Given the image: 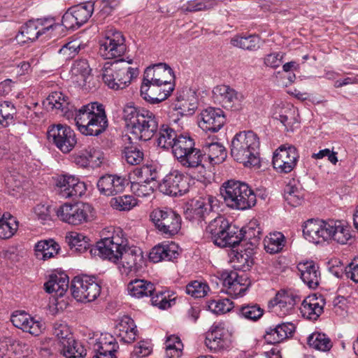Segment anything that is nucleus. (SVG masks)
<instances>
[{"label":"nucleus","instance_id":"f257e3e1","mask_svg":"<svg viewBox=\"0 0 358 358\" xmlns=\"http://www.w3.org/2000/svg\"><path fill=\"white\" fill-rule=\"evenodd\" d=\"M99 255L103 259L116 263L121 259L119 268L122 273L128 275L138 270V264L143 261L140 249L129 247L127 238L118 234L111 237L102 238L96 243Z\"/></svg>","mask_w":358,"mask_h":358},{"label":"nucleus","instance_id":"f03ea898","mask_svg":"<svg viewBox=\"0 0 358 358\" xmlns=\"http://www.w3.org/2000/svg\"><path fill=\"white\" fill-rule=\"evenodd\" d=\"M72 119L79 131L85 136H97L104 132L108 125L104 107L97 102L77 108Z\"/></svg>","mask_w":358,"mask_h":358},{"label":"nucleus","instance_id":"7ed1b4c3","mask_svg":"<svg viewBox=\"0 0 358 358\" xmlns=\"http://www.w3.org/2000/svg\"><path fill=\"white\" fill-rule=\"evenodd\" d=\"M220 194L226 206L232 210H248L257 202L253 189L241 180L231 179L224 182L220 187Z\"/></svg>","mask_w":358,"mask_h":358},{"label":"nucleus","instance_id":"20e7f679","mask_svg":"<svg viewBox=\"0 0 358 358\" xmlns=\"http://www.w3.org/2000/svg\"><path fill=\"white\" fill-rule=\"evenodd\" d=\"M259 141L252 131L237 133L231 143V155L244 166H255L259 164Z\"/></svg>","mask_w":358,"mask_h":358},{"label":"nucleus","instance_id":"39448f33","mask_svg":"<svg viewBox=\"0 0 358 358\" xmlns=\"http://www.w3.org/2000/svg\"><path fill=\"white\" fill-rule=\"evenodd\" d=\"M206 234L215 245L220 248H235L243 239L239 227L222 215L209 222L206 228Z\"/></svg>","mask_w":358,"mask_h":358},{"label":"nucleus","instance_id":"423d86ee","mask_svg":"<svg viewBox=\"0 0 358 358\" xmlns=\"http://www.w3.org/2000/svg\"><path fill=\"white\" fill-rule=\"evenodd\" d=\"M131 63L132 59L125 61L122 59H116L113 62H106L101 74L103 83L114 90L125 88L138 73L137 68L129 66Z\"/></svg>","mask_w":358,"mask_h":358},{"label":"nucleus","instance_id":"0eeeda50","mask_svg":"<svg viewBox=\"0 0 358 358\" xmlns=\"http://www.w3.org/2000/svg\"><path fill=\"white\" fill-rule=\"evenodd\" d=\"M150 220L157 231L167 238L178 234L181 229V216L171 208L154 209L150 213Z\"/></svg>","mask_w":358,"mask_h":358},{"label":"nucleus","instance_id":"6e6552de","mask_svg":"<svg viewBox=\"0 0 358 358\" xmlns=\"http://www.w3.org/2000/svg\"><path fill=\"white\" fill-rule=\"evenodd\" d=\"M70 289L77 301L88 303L97 299L101 288L94 276L83 275L76 276L72 280Z\"/></svg>","mask_w":358,"mask_h":358},{"label":"nucleus","instance_id":"1a4fd4ad","mask_svg":"<svg viewBox=\"0 0 358 358\" xmlns=\"http://www.w3.org/2000/svg\"><path fill=\"white\" fill-rule=\"evenodd\" d=\"M60 27L61 24L56 23L54 17L31 20L21 27L15 39L19 44L22 45L29 41L32 42L50 29H56Z\"/></svg>","mask_w":358,"mask_h":358},{"label":"nucleus","instance_id":"9d476101","mask_svg":"<svg viewBox=\"0 0 358 358\" xmlns=\"http://www.w3.org/2000/svg\"><path fill=\"white\" fill-rule=\"evenodd\" d=\"M99 55L105 59L122 57L127 51L125 38L122 32L110 28L99 42Z\"/></svg>","mask_w":358,"mask_h":358},{"label":"nucleus","instance_id":"9b49d317","mask_svg":"<svg viewBox=\"0 0 358 358\" xmlns=\"http://www.w3.org/2000/svg\"><path fill=\"white\" fill-rule=\"evenodd\" d=\"M48 139L63 153L70 152L77 139L74 131L66 124H53L48 130Z\"/></svg>","mask_w":358,"mask_h":358},{"label":"nucleus","instance_id":"f8f14e48","mask_svg":"<svg viewBox=\"0 0 358 358\" xmlns=\"http://www.w3.org/2000/svg\"><path fill=\"white\" fill-rule=\"evenodd\" d=\"M92 208L88 203H64L57 210V217L69 224L78 225L86 222L92 213Z\"/></svg>","mask_w":358,"mask_h":358},{"label":"nucleus","instance_id":"ddd939ff","mask_svg":"<svg viewBox=\"0 0 358 358\" xmlns=\"http://www.w3.org/2000/svg\"><path fill=\"white\" fill-rule=\"evenodd\" d=\"M187 178L179 171L173 170L166 175L159 184V189L164 194L180 196L189 191Z\"/></svg>","mask_w":358,"mask_h":358},{"label":"nucleus","instance_id":"4468645a","mask_svg":"<svg viewBox=\"0 0 358 358\" xmlns=\"http://www.w3.org/2000/svg\"><path fill=\"white\" fill-rule=\"evenodd\" d=\"M215 99L223 108L231 111H239L243 108L244 95L228 85H217L213 90Z\"/></svg>","mask_w":358,"mask_h":358},{"label":"nucleus","instance_id":"2eb2a0df","mask_svg":"<svg viewBox=\"0 0 358 358\" xmlns=\"http://www.w3.org/2000/svg\"><path fill=\"white\" fill-rule=\"evenodd\" d=\"M58 194L64 199L80 197L87 190L86 184L71 175H60L56 178Z\"/></svg>","mask_w":358,"mask_h":358},{"label":"nucleus","instance_id":"dca6fc26","mask_svg":"<svg viewBox=\"0 0 358 358\" xmlns=\"http://www.w3.org/2000/svg\"><path fill=\"white\" fill-rule=\"evenodd\" d=\"M299 155L295 147L292 145L280 146L273 153V166L279 173H290L296 166Z\"/></svg>","mask_w":358,"mask_h":358},{"label":"nucleus","instance_id":"f3484780","mask_svg":"<svg viewBox=\"0 0 358 358\" xmlns=\"http://www.w3.org/2000/svg\"><path fill=\"white\" fill-rule=\"evenodd\" d=\"M223 280L222 291L232 297L242 296L251 285L247 275H239L236 271H231L222 274Z\"/></svg>","mask_w":358,"mask_h":358},{"label":"nucleus","instance_id":"a211bd4d","mask_svg":"<svg viewBox=\"0 0 358 358\" xmlns=\"http://www.w3.org/2000/svg\"><path fill=\"white\" fill-rule=\"evenodd\" d=\"M218 206V200L216 197L208 195L193 201L185 213V217L190 221L200 222Z\"/></svg>","mask_w":358,"mask_h":358},{"label":"nucleus","instance_id":"6ab92c4d","mask_svg":"<svg viewBox=\"0 0 358 358\" xmlns=\"http://www.w3.org/2000/svg\"><path fill=\"white\" fill-rule=\"evenodd\" d=\"M131 128V132L139 140L147 141L152 138L158 129V121L155 115L145 108Z\"/></svg>","mask_w":358,"mask_h":358},{"label":"nucleus","instance_id":"aec40b11","mask_svg":"<svg viewBox=\"0 0 358 358\" xmlns=\"http://www.w3.org/2000/svg\"><path fill=\"white\" fill-rule=\"evenodd\" d=\"M174 90V84L164 85L159 83H148L143 80L141 86V96L151 104L159 103L166 100Z\"/></svg>","mask_w":358,"mask_h":358},{"label":"nucleus","instance_id":"412c9836","mask_svg":"<svg viewBox=\"0 0 358 358\" xmlns=\"http://www.w3.org/2000/svg\"><path fill=\"white\" fill-rule=\"evenodd\" d=\"M329 220L310 219L307 220L303 225V234L309 242L319 244L324 241H329Z\"/></svg>","mask_w":358,"mask_h":358},{"label":"nucleus","instance_id":"4be33fe9","mask_svg":"<svg viewBox=\"0 0 358 358\" xmlns=\"http://www.w3.org/2000/svg\"><path fill=\"white\" fill-rule=\"evenodd\" d=\"M225 122L226 117L222 109L208 107L201 113L198 124L202 130L215 133L224 126Z\"/></svg>","mask_w":358,"mask_h":358},{"label":"nucleus","instance_id":"5701e85b","mask_svg":"<svg viewBox=\"0 0 358 358\" xmlns=\"http://www.w3.org/2000/svg\"><path fill=\"white\" fill-rule=\"evenodd\" d=\"M175 76L172 69L166 63H158L148 66L144 71L143 80L148 83H155L164 85L173 83Z\"/></svg>","mask_w":358,"mask_h":358},{"label":"nucleus","instance_id":"b1692460","mask_svg":"<svg viewBox=\"0 0 358 358\" xmlns=\"http://www.w3.org/2000/svg\"><path fill=\"white\" fill-rule=\"evenodd\" d=\"M128 185L129 182L125 178L113 174L101 176L96 182L99 193L107 196L122 192Z\"/></svg>","mask_w":358,"mask_h":358},{"label":"nucleus","instance_id":"393cba45","mask_svg":"<svg viewBox=\"0 0 358 358\" xmlns=\"http://www.w3.org/2000/svg\"><path fill=\"white\" fill-rule=\"evenodd\" d=\"M10 320L15 327L35 336H39L44 329L42 321L35 320L24 311L14 312Z\"/></svg>","mask_w":358,"mask_h":358},{"label":"nucleus","instance_id":"a878e982","mask_svg":"<svg viewBox=\"0 0 358 358\" xmlns=\"http://www.w3.org/2000/svg\"><path fill=\"white\" fill-rule=\"evenodd\" d=\"M325 299L322 294H314L306 297L302 302L300 308L303 317L311 320H316L323 313Z\"/></svg>","mask_w":358,"mask_h":358},{"label":"nucleus","instance_id":"bb28decb","mask_svg":"<svg viewBox=\"0 0 358 358\" xmlns=\"http://www.w3.org/2000/svg\"><path fill=\"white\" fill-rule=\"evenodd\" d=\"M297 269L300 273L301 280L309 288L315 289L319 286L321 274L319 266L315 262L313 261L300 262L297 266Z\"/></svg>","mask_w":358,"mask_h":358},{"label":"nucleus","instance_id":"cd10ccee","mask_svg":"<svg viewBox=\"0 0 358 358\" xmlns=\"http://www.w3.org/2000/svg\"><path fill=\"white\" fill-rule=\"evenodd\" d=\"M205 344L213 352L226 349L228 347V341L224 329L219 325H213L206 333Z\"/></svg>","mask_w":358,"mask_h":358},{"label":"nucleus","instance_id":"c85d7f7f","mask_svg":"<svg viewBox=\"0 0 358 358\" xmlns=\"http://www.w3.org/2000/svg\"><path fill=\"white\" fill-rule=\"evenodd\" d=\"M179 256L178 246L173 242L155 245L149 254V259L158 263L162 261H173Z\"/></svg>","mask_w":358,"mask_h":358},{"label":"nucleus","instance_id":"c756f323","mask_svg":"<svg viewBox=\"0 0 358 358\" xmlns=\"http://www.w3.org/2000/svg\"><path fill=\"white\" fill-rule=\"evenodd\" d=\"M329 241H334L339 244H347L352 238L350 227L341 220H329Z\"/></svg>","mask_w":358,"mask_h":358},{"label":"nucleus","instance_id":"7c9ffc66","mask_svg":"<svg viewBox=\"0 0 358 358\" xmlns=\"http://www.w3.org/2000/svg\"><path fill=\"white\" fill-rule=\"evenodd\" d=\"M48 105L51 108L60 110L68 120L74 117L77 108L67 101V97L60 92H54L47 98Z\"/></svg>","mask_w":358,"mask_h":358},{"label":"nucleus","instance_id":"2f4dec72","mask_svg":"<svg viewBox=\"0 0 358 358\" xmlns=\"http://www.w3.org/2000/svg\"><path fill=\"white\" fill-rule=\"evenodd\" d=\"M296 304V297L287 293L278 292L275 298L268 303V307H273V312L280 316L291 313Z\"/></svg>","mask_w":358,"mask_h":358},{"label":"nucleus","instance_id":"473e14b6","mask_svg":"<svg viewBox=\"0 0 358 358\" xmlns=\"http://www.w3.org/2000/svg\"><path fill=\"white\" fill-rule=\"evenodd\" d=\"M118 348V344L111 335L100 337L94 345L96 354L94 357L117 358L115 352Z\"/></svg>","mask_w":358,"mask_h":358},{"label":"nucleus","instance_id":"72a5a7b5","mask_svg":"<svg viewBox=\"0 0 358 358\" xmlns=\"http://www.w3.org/2000/svg\"><path fill=\"white\" fill-rule=\"evenodd\" d=\"M187 95L180 96L175 103L174 110L180 116L192 115L198 108V99L194 92L189 90Z\"/></svg>","mask_w":358,"mask_h":358},{"label":"nucleus","instance_id":"f704fd0d","mask_svg":"<svg viewBox=\"0 0 358 358\" xmlns=\"http://www.w3.org/2000/svg\"><path fill=\"white\" fill-rule=\"evenodd\" d=\"M69 282V277L66 274L63 273L53 274L44 284L45 290L50 294L55 292L57 296L62 297L68 290Z\"/></svg>","mask_w":358,"mask_h":358},{"label":"nucleus","instance_id":"c9c22d12","mask_svg":"<svg viewBox=\"0 0 358 358\" xmlns=\"http://www.w3.org/2000/svg\"><path fill=\"white\" fill-rule=\"evenodd\" d=\"M203 152L206 162L208 161L213 166L221 164L227 157L225 148L219 143H205L203 146Z\"/></svg>","mask_w":358,"mask_h":358},{"label":"nucleus","instance_id":"e433bc0d","mask_svg":"<svg viewBox=\"0 0 358 358\" xmlns=\"http://www.w3.org/2000/svg\"><path fill=\"white\" fill-rule=\"evenodd\" d=\"M127 291L131 296L140 299L152 295L155 291V287L150 281L135 279L127 285Z\"/></svg>","mask_w":358,"mask_h":358},{"label":"nucleus","instance_id":"4c0bfd02","mask_svg":"<svg viewBox=\"0 0 358 358\" xmlns=\"http://www.w3.org/2000/svg\"><path fill=\"white\" fill-rule=\"evenodd\" d=\"M61 352L66 358H84L86 355V350L73 336L69 340H64Z\"/></svg>","mask_w":358,"mask_h":358},{"label":"nucleus","instance_id":"58836bf2","mask_svg":"<svg viewBox=\"0 0 358 358\" xmlns=\"http://www.w3.org/2000/svg\"><path fill=\"white\" fill-rule=\"evenodd\" d=\"M179 134L169 124H162L159 128L157 145L164 150L171 149Z\"/></svg>","mask_w":358,"mask_h":358},{"label":"nucleus","instance_id":"ea45409f","mask_svg":"<svg viewBox=\"0 0 358 358\" xmlns=\"http://www.w3.org/2000/svg\"><path fill=\"white\" fill-rule=\"evenodd\" d=\"M59 250V245L52 239L38 241L35 245L37 258L43 260L55 257Z\"/></svg>","mask_w":358,"mask_h":358},{"label":"nucleus","instance_id":"a19ab883","mask_svg":"<svg viewBox=\"0 0 358 358\" xmlns=\"http://www.w3.org/2000/svg\"><path fill=\"white\" fill-rule=\"evenodd\" d=\"M18 229V222L10 213H4L0 218V238L9 239L14 236Z\"/></svg>","mask_w":358,"mask_h":358},{"label":"nucleus","instance_id":"79ce46f5","mask_svg":"<svg viewBox=\"0 0 358 358\" xmlns=\"http://www.w3.org/2000/svg\"><path fill=\"white\" fill-rule=\"evenodd\" d=\"M286 239L282 233H271L264 240V248L270 254L280 252L285 246Z\"/></svg>","mask_w":358,"mask_h":358},{"label":"nucleus","instance_id":"37998d69","mask_svg":"<svg viewBox=\"0 0 358 358\" xmlns=\"http://www.w3.org/2000/svg\"><path fill=\"white\" fill-rule=\"evenodd\" d=\"M66 242L71 250L83 253L85 252L90 245V239L82 234L72 231L66 236Z\"/></svg>","mask_w":358,"mask_h":358},{"label":"nucleus","instance_id":"c03bdc74","mask_svg":"<svg viewBox=\"0 0 358 358\" xmlns=\"http://www.w3.org/2000/svg\"><path fill=\"white\" fill-rule=\"evenodd\" d=\"M231 44L236 48L253 51L259 48L260 38L257 35L236 36L231 39Z\"/></svg>","mask_w":358,"mask_h":358},{"label":"nucleus","instance_id":"a18cd8bd","mask_svg":"<svg viewBox=\"0 0 358 358\" xmlns=\"http://www.w3.org/2000/svg\"><path fill=\"white\" fill-rule=\"evenodd\" d=\"M94 1H88L71 7V10L76 15V19L81 26L86 23L92 16L94 10Z\"/></svg>","mask_w":358,"mask_h":358},{"label":"nucleus","instance_id":"49530a36","mask_svg":"<svg viewBox=\"0 0 358 358\" xmlns=\"http://www.w3.org/2000/svg\"><path fill=\"white\" fill-rule=\"evenodd\" d=\"M296 115L295 108L290 107L282 110L278 117H275V118L282 124L287 131H293L295 128L299 127V124Z\"/></svg>","mask_w":358,"mask_h":358},{"label":"nucleus","instance_id":"de8ad7c7","mask_svg":"<svg viewBox=\"0 0 358 358\" xmlns=\"http://www.w3.org/2000/svg\"><path fill=\"white\" fill-rule=\"evenodd\" d=\"M16 108L10 101L0 102V126L7 127L15 122Z\"/></svg>","mask_w":358,"mask_h":358},{"label":"nucleus","instance_id":"09e8293b","mask_svg":"<svg viewBox=\"0 0 358 358\" xmlns=\"http://www.w3.org/2000/svg\"><path fill=\"white\" fill-rule=\"evenodd\" d=\"M203 162H206V157L203 150H201L199 148H196V152L190 153L186 157L181 158V161L179 163L186 168H201L204 171L205 164Z\"/></svg>","mask_w":358,"mask_h":358},{"label":"nucleus","instance_id":"8fccbe9b","mask_svg":"<svg viewBox=\"0 0 358 358\" xmlns=\"http://www.w3.org/2000/svg\"><path fill=\"white\" fill-rule=\"evenodd\" d=\"M100 152L94 148H88L73 157V162L80 167H87L90 163L100 159Z\"/></svg>","mask_w":358,"mask_h":358},{"label":"nucleus","instance_id":"3c124183","mask_svg":"<svg viewBox=\"0 0 358 358\" xmlns=\"http://www.w3.org/2000/svg\"><path fill=\"white\" fill-rule=\"evenodd\" d=\"M308 345L314 349L327 352L332 348L331 339L324 334L315 332L308 338Z\"/></svg>","mask_w":358,"mask_h":358},{"label":"nucleus","instance_id":"603ef678","mask_svg":"<svg viewBox=\"0 0 358 358\" xmlns=\"http://www.w3.org/2000/svg\"><path fill=\"white\" fill-rule=\"evenodd\" d=\"M304 194L294 185L288 184L284 189V198L287 203L293 207L301 205L303 201Z\"/></svg>","mask_w":358,"mask_h":358},{"label":"nucleus","instance_id":"864d4df0","mask_svg":"<svg viewBox=\"0 0 358 358\" xmlns=\"http://www.w3.org/2000/svg\"><path fill=\"white\" fill-rule=\"evenodd\" d=\"M144 110V108L135 106L134 103L132 102L127 103L123 108L122 111V117L127 125L131 129L140 117V115H141L143 113L142 110Z\"/></svg>","mask_w":358,"mask_h":358},{"label":"nucleus","instance_id":"5fc2aeb1","mask_svg":"<svg viewBox=\"0 0 358 358\" xmlns=\"http://www.w3.org/2000/svg\"><path fill=\"white\" fill-rule=\"evenodd\" d=\"M137 205L136 199L131 195L114 197L110 200V206L120 211L130 210Z\"/></svg>","mask_w":358,"mask_h":358},{"label":"nucleus","instance_id":"6e6d98bb","mask_svg":"<svg viewBox=\"0 0 358 358\" xmlns=\"http://www.w3.org/2000/svg\"><path fill=\"white\" fill-rule=\"evenodd\" d=\"M123 158L130 165H138L143 160L144 154L137 146L129 145L122 151Z\"/></svg>","mask_w":358,"mask_h":358},{"label":"nucleus","instance_id":"4d7b16f0","mask_svg":"<svg viewBox=\"0 0 358 358\" xmlns=\"http://www.w3.org/2000/svg\"><path fill=\"white\" fill-rule=\"evenodd\" d=\"M264 309L257 303H248L243 305L239 308V313L244 318L257 321L264 315Z\"/></svg>","mask_w":358,"mask_h":358},{"label":"nucleus","instance_id":"13d9d810","mask_svg":"<svg viewBox=\"0 0 358 358\" xmlns=\"http://www.w3.org/2000/svg\"><path fill=\"white\" fill-rule=\"evenodd\" d=\"M208 309L216 314H224L230 311L233 308V303L228 299H217L207 301Z\"/></svg>","mask_w":358,"mask_h":358},{"label":"nucleus","instance_id":"bf43d9fd","mask_svg":"<svg viewBox=\"0 0 358 358\" xmlns=\"http://www.w3.org/2000/svg\"><path fill=\"white\" fill-rule=\"evenodd\" d=\"M133 174L142 182H150L157 177L156 168L152 164H145L141 168H137L133 171Z\"/></svg>","mask_w":358,"mask_h":358},{"label":"nucleus","instance_id":"052dcab7","mask_svg":"<svg viewBox=\"0 0 358 358\" xmlns=\"http://www.w3.org/2000/svg\"><path fill=\"white\" fill-rule=\"evenodd\" d=\"M150 301L152 305L157 306L160 309L164 310L171 306V302L174 301V299H169L170 296L169 292L166 291H155L153 294L150 296Z\"/></svg>","mask_w":358,"mask_h":358},{"label":"nucleus","instance_id":"680f3d73","mask_svg":"<svg viewBox=\"0 0 358 358\" xmlns=\"http://www.w3.org/2000/svg\"><path fill=\"white\" fill-rule=\"evenodd\" d=\"M92 69L86 59H78L73 64L71 72L72 76L80 77L83 81H86L87 78L90 76Z\"/></svg>","mask_w":358,"mask_h":358},{"label":"nucleus","instance_id":"e2e57ef3","mask_svg":"<svg viewBox=\"0 0 358 358\" xmlns=\"http://www.w3.org/2000/svg\"><path fill=\"white\" fill-rule=\"evenodd\" d=\"M209 291V287L206 283L195 280L186 286V292L194 298L205 296Z\"/></svg>","mask_w":358,"mask_h":358},{"label":"nucleus","instance_id":"0e129e2a","mask_svg":"<svg viewBox=\"0 0 358 358\" xmlns=\"http://www.w3.org/2000/svg\"><path fill=\"white\" fill-rule=\"evenodd\" d=\"M195 145L194 140L189 135L180 134L174 145L171 148L173 155L182 153V151Z\"/></svg>","mask_w":358,"mask_h":358},{"label":"nucleus","instance_id":"69168bd1","mask_svg":"<svg viewBox=\"0 0 358 358\" xmlns=\"http://www.w3.org/2000/svg\"><path fill=\"white\" fill-rule=\"evenodd\" d=\"M242 233L243 239L241 242L248 241L252 246L256 247L259 244L260 236L262 232L260 228H253L252 227H248L246 228L240 229Z\"/></svg>","mask_w":358,"mask_h":358},{"label":"nucleus","instance_id":"338daca9","mask_svg":"<svg viewBox=\"0 0 358 358\" xmlns=\"http://www.w3.org/2000/svg\"><path fill=\"white\" fill-rule=\"evenodd\" d=\"M150 183L138 179V181L131 182V189L137 196L146 197L150 196L154 192V188L150 185Z\"/></svg>","mask_w":358,"mask_h":358},{"label":"nucleus","instance_id":"774afa93","mask_svg":"<svg viewBox=\"0 0 358 358\" xmlns=\"http://www.w3.org/2000/svg\"><path fill=\"white\" fill-rule=\"evenodd\" d=\"M52 333L58 339L60 347L62 345L64 340H69L73 336L69 326L64 323L55 322Z\"/></svg>","mask_w":358,"mask_h":358}]
</instances>
